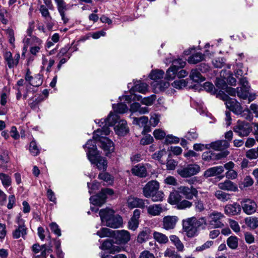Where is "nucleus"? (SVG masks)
I'll use <instances>...</instances> for the list:
<instances>
[{"mask_svg": "<svg viewBox=\"0 0 258 258\" xmlns=\"http://www.w3.org/2000/svg\"><path fill=\"white\" fill-rule=\"evenodd\" d=\"M241 206L237 203H234L232 204H228L224 207V212L228 216L236 215L240 213Z\"/></svg>", "mask_w": 258, "mask_h": 258, "instance_id": "nucleus-23", "label": "nucleus"}, {"mask_svg": "<svg viewBox=\"0 0 258 258\" xmlns=\"http://www.w3.org/2000/svg\"><path fill=\"white\" fill-rule=\"evenodd\" d=\"M178 221V218L176 216H167L163 219V228L166 230L173 229Z\"/></svg>", "mask_w": 258, "mask_h": 258, "instance_id": "nucleus-18", "label": "nucleus"}, {"mask_svg": "<svg viewBox=\"0 0 258 258\" xmlns=\"http://www.w3.org/2000/svg\"><path fill=\"white\" fill-rule=\"evenodd\" d=\"M209 148H211L215 150L222 151L229 147V143L225 140L217 141L211 143L209 145Z\"/></svg>", "mask_w": 258, "mask_h": 258, "instance_id": "nucleus-29", "label": "nucleus"}, {"mask_svg": "<svg viewBox=\"0 0 258 258\" xmlns=\"http://www.w3.org/2000/svg\"><path fill=\"white\" fill-rule=\"evenodd\" d=\"M148 91V86L147 84L142 83L140 81H136L134 83V86H132L130 93V95H124L119 97L120 100H124L127 103H130L132 100H140L142 96L135 95V92H139L141 93L145 94Z\"/></svg>", "mask_w": 258, "mask_h": 258, "instance_id": "nucleus-4", "label": "nucleus"}, {"mask_svg": "<svg viewBox=\"0 0 258 258\" xmlns=\"http://www.w3.org/2000/svg\"><path fill=\"white\" fill-rule=\"evenodd\" d=\"M46 7H47L46 6L41 5L39 9L40 12L43 17L45 18H49L50 20H51L52 18L48 11V8H47Z\"/></svg>", "mask_w": 258, "mask_h": 258, "instance_id": "nucleus-62", "label": "nucleus"}, {"mask_svg": "<svg viewBox=\"0 0 258 258\" xmlns=\"http://www.w3.org/2000/svg\"><path fill=\"white\" fill-rule=\"evenodd\" d=\"M185 64L186 62L184 60L179 58L172 61V65L171 67L177 69L178 71L179 69L183 68L185 66Z\"/></svg>", "mask_w": 258, "mask_h": 258, "instance_id": "nucleus-55", "label": "nucleus"}, {"mask_svg": "<svg viewBox=\"0 0 258 258\" xmlns=\"http://www.w3.org/2000/svg\"><path fill=\"white\" fill-rule=\"evenodd\" d=\"M178 190L187 200H192L194 197H197L198 194V190L192 186H180L178 188Z\"/></svg>", "mask_w": 258, "mask_h": 258, "instance_id": "nucleus-14", "label": "nucleus"}, {"mask_svg": "<svg viewBox=\"0 0 258 258\" xmlns=\"http://www.w3.org/2000/svg\"><path fill=\"white\" fill-rule=\"evenodd\" d=\"M225 71L222 70L220 73L221 78H217L215 82V84L217 87L220 89H224L226 86V77L224 76Z\"/></svg>", "mask_w": 258, "mask_h": 258, "instance_id": "nucleus-45", "label": "nucleus"}, {"mask_svg": "<svg viewBox=\"0 0 258 258\" xmlns=\"http://www.w3.org/2000/svg\"><path fill=\"white\" fill-rule=\"evenodd\" d=\"M181 200V196H180L179 192L174 191L170 194L168 201L169 203L171 205H176L180 202Z\"/></svg>", "mask_w": 258, "mask_h": 258, "instance_id": "nucleus-43", "label": "nucleus"}, {"mask_svg": "<svg viewBox=\"0 0 258 258\" xmlns=\"http://www.w3.org/2000/svg\"><path fill=\"white\" fill-rule=\"evenodd\" d=\"M112 107L114 111L118 113H124L128 110L126 105L122 103H118L116 105L113 104Z\"/></svg>", "mask_w": 258, "mask_h": 258, "instance_id": "nucleus-46", "label": "nucleus"}, {"mask_svg": "<svg viewBox=\"0 0 258 258\" xmlns=\"http://www.w3.org/2000/svg\"><path fill=\"white\" fill-rule=\"evenodd\" d=\"M32 251L35 254L38 253L41 251V252L40 255H38L39 257H41L42 258H46L47 253L50 252L51 250L50 249L46 248V246L44 244L40 246L38 243H36L33 244L32 246Z\"/></svg>", "mask_w": 258, "mask_h": 258, "instance_id": "nucleus-27", "label": "nucleus"}, {"mask_svg": "<svg viewBox=\"0 0 258 258\" xmlns=\"http://www.w3.org/2000/svg\"><path fill=\"white\" fill-rule=\"evenodd\" d=\"M70 48L71 46L67 45L61 48L57 53V57L59 58H61L63 56L68 57V54H72L71 53L69 52Z\"/></svg>", "mask_w": 258, "mask_h": 258, "instance_id": "nucleus-57", "label": "nucleus"}, {"mask_svg": "<svg viewBox=\"0 0 258 258\" xmlns=\"http://www.w3.org/2000/svg\"><path fill=\"white\" fill-rule=\"evenodd\" d=\"M234 131L240 137L247 136L251 131V127L247 122L238 121Z\"/></svg>", "mask_w": 258, "mask_h": 258, "instance_id": "nucleus-11", "label": "nucleus"}, {"mask_svg": "<svg viewBox=\"0 0 258 258\" xmlns=\"http://www.w3.org/2000/svg\"><path fill=\"white\" fill-rule=\"evenodd\" d=\"M147 213L151 216H159L163 212V207L161 204H153L147 208Z\"/></svg>", "mask_w": 258, "mask_h": 258, "instance_id": "nucleus-28", "label": "nucleus"}, {"mask_svg": "<svg viewBox=\"0 0 258 258\" xmlns=\"http://www.w3.org/2000/svg\"><path fill=\"white\" fill-rule=\"evenodd\" d=\"M169 238L178 251L181 252L183 251L184 245L177 236L172 235L170 236Z\"/></svg>", "mask_w": 258, "mask_h": 258, "instance_id": "nucleus-36", "label": "nucleus"}, {"mask_svg": "<svg viewBox=\"0 0 258 258\" xmlns=\"http://www.w3.org/2000/svg\"><path fill=\"white\" fill-rule=\"evenodd\" d=\"M224 218L223 213L213 211L208 215V224L214 228H221L224 226L222 220Z\"/></svg>", "mask_w": 258, "mask_h": 258, "instance_id": "nucleus-8", "label": "nucleus"}, {"mask_svg": "<svg viewBox=\"0 0 258 258\" xmlns=\"http://www.w3.org/2000/svg\"><path fill=\"white\" fill-rule=\"evenodd\" d=\"M205 55L202 53L197 52L190 56L187 61L190 64H196L204 59Z\"/></svg>", "mask_w": 258, "mask_h": 258, "instance_id": "nucleus-34", "label": "nucleus"}, {"mask_svg": "<svg viewBox=\"0 0 258 258\" xmlns=\"http://www.w3.org/2000/svg\"><path fill=\"white\" fill-rule=\"evenodd\" d=\"M29 150L33 156H37L39 154L40 149L35 140H33L30 142Z\"/></svg>", "mask_w": 258, "mask_h": 258, "instance_id": "nucleus-51", "label": "nucleus"}, {"mask_svg": "<svg viewBox=\"0 0 258 258\" xmlns=\"http://www.w3.org/2000/svg\"><path fill=\"white\" fill-rule=\"evenodd\" d=\"M24 48L27 49L29 46H34L35 44L39 45L41 43V40L32 35H27L24 39Z\"/></svg>", "mask_w": 258, "mask_h": 258, "instance_id": "nucleus-24", "label": "nucleus"}, {"mask_svg": "<svg viewBox=\"0 0 258 258\" xmlns=\"http://www.w3.org/2000/svg\"><path fill=\"white\" fill-rule=\"evenodd\" d=\"M96 142L98 141L89 140L83 148L87 152L88 160L92 164H95L99 170H106L107 165V161L104 157L99 155L96 147Z\"/></svg>", "mask_w": 258, "mask_h": 258, "instance_id": "nucleus-2", "label": "nucleus"}, {"mask_svg": "<svg viewBox=\"0 0 258 258\" xmlns=\"http://www.w3.org/2000/svg\"><path fill=\"white\" fill-rule=\"evenodd\" d=\"M214 195L218 200L223 202L228 201L230 199V195L222 190H217Z\"/></svg>", "mask_w": 258, "mask_h": 258, "instance_id": "nucleus-42", "label": "nucleus"}, {"mask_svg": "<svg viewBox=\"0 0 258 258\" xmlns=\"http://www.w3.org/2000/svg\"><path fill=\"white\" fill-rule=\"evenodd\" d=\"M241 208L247 215L253 214L256 210L257 205L255 202L249 199H243L240 202Z\"/></svg>", "mask_w": 258, "mask_h": 258, "instance_id": "nucleus-12", "label": "nucleus"}, {"mask_svg": "<svg viewBox=\"0 0 258 258\" xmlns=\"http://www.w3.org/2000/svg\"><path fill=\"white\" fill-rule=\"evenodd\" d=\"M100 248L102 250H110L111 252L115 251H119L120 249V248L118 246L115 248V249H114L115 247L113 246L112 242L109 240H105L100 246Z\"/></svg>", "mask_w": 258, "mask_h": 258, "instance_id": "nucleus-40", "label": "nucleus"}, {"mask_svg": "<svg viewBox=\"0 0 258 258\" xmlns=\"http://www.w3.org/2000/svg\"><path fill=\"white\" fill-rule=\"evenodd\" d=\"M132 172L134 175L140 177H145L147 175L146 167L141 164H138L133 167Z\"/></svg>", "mask_w": 258, "mask_h": 258, "instance_id": "nucleus-30", "label": "nucleus"}, {"mask_svg": "<svg viewBox=\"0 0 258 258\" xmlns=\"http://www.w3.org/2000/svg\"><path fill=\"white\" fill-rule=\"evenodd\" d=\"M55 61L51 58H48L46 56L43 55L42 57V66L41 70H43L46 67V71L47 72L51 71V67L54 64Z\"/></svg>", "mask_w": 258, "mask_h": 258, "instance_id": "nucleus-33", "label": "nucleus"}, {"mask_svg": "<svg viewBox=\"0 0 258 258\" xmlns=\"http://www.w3.org/2000/svg\"><path fill=\"white\" fill-rule=\"evenodd\" d=\"M189 77L191 80L197 82H202L205 80L197 69H193L191 71Z\"/></svg>", "mask_w": 258, "mask_h": 258, "instance_id": "nucleus-39", "label": "nucleus"}, {"mask_svg": "<svg viewBox=\"0 0 258 258\" xmlns=\"http://www.w3.org/2000/svg\"><path fill=\"white\" fill-rule=\"evenodd\" d=\"M192 206V203L187 200H183L180 201L176 206L178 210H185L189 209Z\"/></svg>", "mask_w": 258, "mask_h": 258, "instance_id": "nucleus-52", "label": "nucleus"}, {"mask_svg": "<svg viewBox=\"0 0 258 258\" xmlns=\"http://www.w3.org/2000/svg\"><path fill=\"white\" fill-rule=\"evenodd\" d=\"M246 225L251 229H254L258 227V218L255 217H249L245 219Z\"/></svg>", "mask_w": 258, "mask_h": 258, "instance_id": "nucleus-41", "label": "nucleus"}, {"mask_svg": "<svg viewBox=\"0 0 258 258\" xmlns=\"http://www.w3.org/2000/svg\"><path fill=\"white\" fill-rule=\"evenodd\" d=\"M201 170L199 165L196 164H190L183 167L178 168V174L182 177L186 178L198 174Z\"/></svg>", "mask_w": 258, "mask_h": 258, "instance_id": "nucleus-6", "label": "nucleus"}, {"mask_svg": "<svg viewBox=\"0 0 258 258\" xmlns=\"http://www.w3.org/2000/svg\"><path fill=\"white\" fill-rule=\"evenodd\" d=\"M154 137L157 140H161L166 136L165 132L161 129H156L153 132Z\"/></svg>", "mask_w": 258, "mask_h": 258, "instance_id": "nucleus-63", "label": "nucleus"}, {"mask_svg": "<svg viewBox=\"0 0 258 258\" xmlns=\"http://www.w3.org/2000/svg\"><path fill=\"white\" fill-rule=\"evenodd\" d=\"M180 140L178 137L171 135H167L165 138V143L167 144H173L179 143Z\"/></svg>", "mask_w": 258, "mask_h": 258, "instance_id": "nucleus-64", "label": "nucleus"}, {"mask_svg": "<svg viewBox=\"0 0 258 258\" xmlns=\"http://www.w3.org/2000/svg\"><path fill=\"white\" fill-rule=\"evenodd\" d=\"M133 123L137 124L140 127L145 126L148 122V117L145 116L140 118L134 117Z\"/></svg>", "mask_w": 258, "mask_h": 258, "instance_id": "nucleus-47", "label": "nucleus"}, {"mask_svg": "<svg viewBox=\"0 0 258 258\" xmlns=\"http://www.w3.org/2000/svg\"><path fill=\"white\" fill-rule=\"evenodd\" d=\"M187 82L185 80H176L172 84V86L177 89H181L186 86Z\"/></svg>", "mask_w": 258, "mask_h": 258, "instance_id": "nucleus-56", "label": "nucleus"}, {"mask_svg": "<svg viewBox=\"0 0 258 258\" xmlns=\"http://www.w3.org/2000/svg\"><path fill=\"white\" fill-rule=\"evenodd\" d=\"M164 196V193L158 190L153 193L150 198H151L153 202H159L163 200Z\"/></svg>", "mask_w": 258, "mask_h": 258, "instance_id": "nucleus-54", "label": "nucleus"}, {"mask_svg": "<svg viewBox=\"0 0 258 258\" xmlns=\"http://www.w3.org/2000/svg\"><path fill=\"white\" fill-rule=\"evenodd\" d=\"M195 223L197 230L199 227H202L204 229L207 225L206 219L204 217H201L198 219L195 217Z\"/></svg>", "mask_w": 258, "mask_h": 258, "instance_id": "nucleus-59", "label": "nucleus"}, {"mask_svg": "<svg viewBox=\"0 0 258 258\" xmlns=\"http://www.w3.org/2000/svg\"><path fill=\"white\" fill-rule=\"evenodd\" d=\"M222 99L225 101V104L227 108L232 111L234 113L240 115L243 111V108L239 102L236 99L230 98L229 97L224 94Z\"/></svg>", "mask_w": 258, "mask_h": 258, "instance_id": "nucleus-7", "label": "nucleus"}, {"mask_svg": "<svg viewBox=\"0 0 258 258\" xmlns=\"http://www.w3.org/2000/svg\"><path fill=\"white\" fill-rule=\"evenodd\" d=\"M149 203L148 200H144L133 196L129 197L127 200V205L131 209L135 208L144 209Z\"/></svg>", "mask_w": 258, "mask_h": 258, "instance_id": "nucleus-15", "label": "nucleus"}, {"mask_svg": "<svg viewBox=\"0 0 258 258\" xmlns=\"http://www.w3.org/2000/svg\"><path fill=\"white\" fill-rule=\"evenodd\" d=\"M240 84L241 87L239 88L240 92H238V97L241 99H246L249 93L250 86L248 82L245 78H242L240 79Z\"/></svg>", "mask_w": 258, "mask_h": 258, "instance_id": "nucleus-19", "label": "nucleus"}, {"mask_svg": "<svg viewBox=\"0 0 258 258\" xmlns=\"http://www.w3.org/2000/svg\"><path fill=\"white\" fill-rule=\"evenodd\" d=\"M114 131L119 136H124L129 132V128L125 120H120L114 127Z\"/></svg>", "mask_w": 258, "mask_h": 258, "instance_id": "nucleus-20", "label": "nucleus"}, {"mask_svg": "<svg viewBox=\"0 0 258 258\" xmlns=\"http://www.w3.org/2000/svg\"><path fill=\"white\" fill-rule=\"evenodd\" d=\"M119 119L118 115L116 114L110 112L108 117L105 119H101L97 123L101 126V128H98L94 132L93 138L100 142V147L104 151L107 156L114 152V146L113 142L108 138L103 136L109 134L110 131L109 126H113ZM95 122L97 123L96 121Z\"/></svg>", "mask_w": 258, "mask_h": 258, "instance_id": "nucleus-1", "label": "nucleus"}, {"mask_svg": "<svg viewBox=\"0 0 258 258\" xmlns=\"http://www.w3.org/2000/svg\"><path fill=\"white\" fill-rule=\"evenodd\" d=\"M24 48L27 49L29 46H34L35 44L39 45L41 43V40L32 35H27L24 39Z\"/></svg>", "mask_w": 258, "mask_h": 258, "instance_id": "nucleus-25", "label": "nucleus"}, {"mask_svg": "<svg viewBox=\"0 0 258 258\" xmlns=\"http://www.w3.org/2000/svg\"><path fill=\"white\" fill-rule=\"evenodd\" d=\"M42 76L40 74H37L33 77L28 85L30 86L38 87L42 84Z\"/></svg>", "mask_w": 258, "mask_h": 258, "instance_id": "nucleus-48", "label": "nucleus"}, {"mask_svg": "<svg viewBox=\"0 0 258 258\" xmlns=\"http://www.w3.org/2000/svg\"><path fill=\"white\" fill-rule=\"evenodd\" d=\"M0 180L5 188H8L12 184V180L11 177L6 173H0Z\"/></svg>", "mask_w": 258, "mask_h": 258, "instance_id": "nucleus-38", "label": "nucleus"}, {"mask_svg": "<svg viewBox=\"0 0 258 258\" xmlns=\"http://www.w3.org/2000/svg\"><path fill=\"white\" fill-rule=\"evenodd\" d=\"M218 186L220 189L224 190L236 191L238 190L236 185L229 180L219 183Z\"/></svg>", "mask_w": 258, "mask_h": 258, "instance_id": "nucleus-26", "label": "nucleus"}, {"mask_svg": "<svg viewBox=\"0 0 258 258\" xmlns=\"http://www.w3.org/2000/svg\"><path fill=\"white\" fill-rule=\"evenodd\" d=\"M113 194V191L111 189H102L99 194L90 197V203L94 205L100 207L105 202L107 196H111Z\"/></svg>", "mask_w": 258, "mask_h": 258, "instance_id": "nucleus-5", "label": "nucleus"}, {"mask_svg": "<svg viewBox=\"0 0 258 258\" xmlns=\"http://www.w3.org/2000/svg\"><path fill=\"white\" fill-rule=\"evenodd\" d=\"M228 247L232 249H235L238 245V238L235 236H231L226 241Z\"/></svg>", "mask_w": 258, "mask_h": 258, "instance_id": "nucleus-44", "label": "nucleus"}, {"mask_svg": "<svg viewBox=\"0 0 258 258\" xmlns=\"http://www.w3.org/2000/svg\"><path fill=\"white\" fill-rule=\"evenodd\" d=\"M153 86L155 87V89H157V91H164L169 86V83L166 81H159L156 82L155 84H153Z\"/></svg>", "mask_w": 258, "mask_h": 258, "instance_id": "nucleus-49", "label": "nucleus"}, {"mask_svg": "<svg viewBox=\"0 0 258 258\" xmlns=\"http://www.w3.org/2000/svg\"><path fill=\"white\" fill-rule=\"evenodd\" d=\"M177 72V70L170 67L166 71V79L168 80L173 79Z\"/></svg>", "mask_w": 258, "mask_h": 258, "instance_id": "nucleus-58", "label": "nucleus"}, {"mask_svg": "<svg viewBox=\"0 0 258 258\" xmlns=\"http://www.w3.org/2000/svg\"><path fill=\"white\" fill-rule=\"evenodd\" d=\"M17 223L18 226L12 233L13 238L18 239L22 237L23 239H25L28 229L25 224L24 220L21 217H19L17 219Z\"/></svg>", "mask_w": 258, "mask_h": 258, "instance_id": "nucleus-10", "label": "nucleus"}, {"mask_svg": "<svg viewBox=\"0 0 258 258\" xmlns=\"http://www.w3.org/2000/svg\"><path fill=\"white\" fill-rule=\"evenodd\" d=\"M113 235L120 243H126L130 240V234L126 230L113 231Z\"/></svg>", "mask_w": 258, "mask_h": 258, "instance_id": "nucleus-22", "label": "nucleus"}, {"mask_svg": "<svg viewBox=\"0 0 258 258\" xmlns=\"http://www.w3.org/2000/svg\"><path fill=\"white\" fill-rule=\"evenodd\" d=\"M113 231L107 228H102L97 232V235L101 238L109 237L113 235Z\"/></svg>", "mask_w": 258, "mask_h": 258, "instance_id": "nucleus-50", "label": "nucleus"}, {"mask_svg": "<svg viewBox=\"0 0 258 258\" xmlns=\"http://www.w3.org/2000/svg\"><path fill=\"white\" fill-rule=\"evenodd\" d=\"M156 97L155 95H152L149 97H145L142 99L141 102L146 105L150 106L153 104Z\"/></svg>", "mask_w": 258, "mask_h": 258, "instance_id": "nucleus-60", "label": "nucleus"}, {"mask_svg": "<svg viewBox=\"0 0 258 258\" xmlns=\"http://www.w3.org/2000/svg\"><path fill=\"white\" fill-rule=\"evenodd\" d=\"M140 215V210L136 209L134 211L133 215L128 222V228L130 229L135 231L138 228Z\"/></svg>", "mask_w": 258, "mask_h": 258, "instance_id": "nucleus-21", "label": "nucleus"}, {"mask_svg": "<svg viewBox=\"0 0 258 258\" xmlns=\"http://www.w3.org/2000/svg\"><path fill=\"white\" fill-rule=\"evenodd\" d=\"M102 222H105L106 226L117 228L122 224V219L118 215H114V211L111 209H102L99 212Z\"/></svg>", "mask_w": 258, "mask_h": 258, "instance_id": "nucleus-3", "label": "nucleus"}, {"mask_svg": "<svg viewBox=\"0 0 258 258\" xmlns=\"http://www.w3.org/2000/svg\"><path fill=\"white\" fill-rule=\"evenodd\" d=\"M164 75V72L162 70H155L151 72L149 77L152 80L155 81L153 84H155L156 82H159L158 80L163 78Z\"/></svg>", "mask_w": 258, "mask_h": 258, "instance_id": "nucleus-37", "label": "nucleus"}, {"mask_svg": "<svg viewBox=\"0 0 258 258\" xmlns=\"http://www.w3.org/2000/svg\"><path fill=\"white\" fill-rule=\"evenodd\" d=\"M225 63V60L223 57H218L212 60V64L215 68H221Z\"/></svg>", "mask_w": 258, "mask_h": 258, "instance_id": "nucleus-61", "label": "nucleus"}, {"mask_svg": "<svg viewBox=\"0 0 258 258\" xmlns=\"http://www.w3.org/2000/svg\"><path fill=\"white\" fill-rule=\"evenodd\" d=\"M183 229L186 232L187 236L192 237L197 235L198 230L196 229L195 217L186 218L182 220Z\"/></svg>", "mask_w": 258, "mask_h": 258, "instance_id": "nucleus-9", "label": "nucleus"}, {"mask_svg": "<svg viewBox=\"0 0 258 258\" xmlns=\"http://www.w3.org/2000/svg\"><path fill=\"white\" fill-rule=\"evenodd\" d=\"M54 1L63 24H67L69 21V18L66 13V11L68 10V5L66 4L64 0H54Z\"/></svg>", "mask_w": 258, "mask_h": 258, "instance_id": "nucleus-13", "label": "nucleus"}, {"mask_svg": "<svg viewBox=\"0 0 258 258\" xmlns=\"http://www.w3.org/2000/svg\"><path fill=\"white\" fill-rule=\"evenodd\" d=\"M5 60L7 62L8 67L10 69L16 67L19 61L20 55L19 53H16L13 56L10 51H6L4 54Z\"/></svg>", "mask_w": 258, "mask_h": 258, "instance_id": "nucleus-17", "label": "nucleus"}, {"mask_svg": "<svg viewBox=\"0 0 258 258\" xmlns=\"http://www.w3.org/2000/svg\"><path fill=\"white\" fill-rule=\"evenodd\" d=\"M98 178L106 182L108 184H112L113 181L112 177L109 174L105 172L99 174Z\"/></svg>", "mask_w": 258, "mask_h": 258, "instance_id": "nucleus-53", "label": "nucleus"}, {"mask_svg": "<svg viewBox=\"0 0 258 258\" xmlns=\"http://www.w3.org/2000/svg\"><path fill=\"white\" fill-rule=\"evenodd\" d=\"M151 230L147 228H144L138 234L137 241L139 243H142L146 241L150 237L151 235Z\"/></svg>", "mask_w": 258, "mask_h": 258, "instance_id": "nucleus-32", "label": "nucleus"}, {"mask_svg": "<svg viewBox=\"0 0 258 258\" xmlns=\"http://www.w3.org/2000/svg\"><path fill=\"white\" fill-rule=\"evenodd\" d=\"M224 171V167L222 166H218L210 168L204 172V176L206 177L214 176L219 175Z\"/></svg>", "mask_w": 258, "mask_h": 258, "instance_id": "nucleus-31", "label": "nucleus"}, {"mask_svg": "<svg viewBox=\"0 0 258 258\" xmlns=\"http://www.w3.org/2000/svg\"><path fill=\"white\" fill-rule=\"evenodd\" d=\"M153 235L154 239L159 244H166L168 242V237L162 233L155 231Z\"/></svg>", "mask_w": 258, "mask_h": 258, "instance_id": "nucleus-35", "label": "nucleus"}, {"mask_svg": "<svg viewBox=\"0 0 258 258\" xmlns=\"http://www.w3.org/2000/svg\"><path fill=\"white\" fill-rule=\"evenodd\" d=\"M159 188V183L155 180L148 182L143 189L144 196L147 198H150L153 193Z\"/></svg>", "mask_w": 258, "mask_h": 258, "instance_id": "nucleus-16", "label": "nucleus"}]
</instances>
